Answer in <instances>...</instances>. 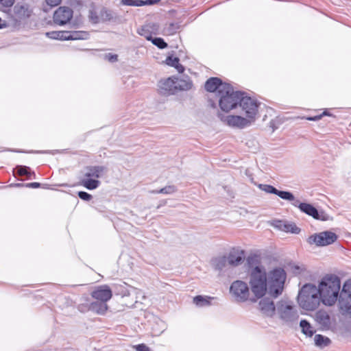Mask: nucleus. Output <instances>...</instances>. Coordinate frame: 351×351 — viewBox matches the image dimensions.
<instances>
[{"label": "nucleus", "instance_id": "9b49d317", "mask_svg": "<svg viewBox=\"0 0 351 351\" xmlns=\"http://www.w3.org/2000/svg\"><path fill=\"white\" fill-rule=\"evenodd\" d=\"M218 117L221 121L232 128L243 129L250 126L254 122L247 117L239 115H223L218 113Z\"/></svg>", "mask_w": 351, "mask_h": 351}, {"label": "nucleus", "instance_id": "f03ea898", "mask_svg": "<svg viewBox=\"0 0 351 351\" xmlns=\"http://www.w3.org/2000/svg\"><path fill=\"white\" fill-rule=\"evenodd\" d=\"M298 302L300 306L306 311L315 310L322 302L317 287L311 283L305 284L299 291Z\"/></svg>", "mask_w": 351, "mask_h": 351}, {"label": "nucleus", "instance_id": "f257e3e1", "mask_svg": "<svg viewBox=\"0 0 351 351\" xmlns=\"http://www.w3.org/2000/svg\"><path fill=\"white\" fill-rule=\"evenodd\" d=\"M317 287L325 306H333L338 300L341 313L351 315V279L343 283L341 291L340 278L335 274H326Z\"/></svg>", "mask_w": 351, "mask_h": 351}, {"label": "nucleus", "instance_id": "c03bdc74", "mask_svg": "<svg viewBox=\"0 0 351 351\" xmlns=\"http://www.w3.org/2000/svg\"><path fill=\"white\" fill-rule=\"evenodd\" d=\"M101 16L105 21H109L112 18L111 14L106 10H101Z\"/></svg>", "mask_w": 351, "mask_h": 351}, {"label": "nucleus", "instance_id": "5fc2aeb1", "mask_svg": "<svg viewBox=\"0 0 351 351\" xmlns=\"http://www.w3.org/2000/svg\"><path fill=\"white\" fill-rule=\"evenodd\" d=\"M14 186L16 187H22V186H25V184H24L23 183H17V184H15Z\"/></svg>", "mask_w": 351, "mask_h": 351}, {"label": "nucleus", "instance_id": "5701e85b", "mask_svg": "<svg viewBox=\"0 0 351 351\" xmlns=\"http://www.w3.org/2000/svg\"><path fill=\"white\" fill-rule=\"evenodd\" d=\"M86 171L84 176L87 178H100L106 171V167L104 166H90L86 169Z\"/></svg>", "mask_w": 351, "mask_h": 351}, {"label": "nucleus", "instance_id": "2eb2a0df", "mask_svg": "<svg viewBox=\"0 0 351 351\" xmlns=\"http://www.w3.org/2000/svg\"><path fill=\"white\" fill-rule=\"evenodd\" d=\"M230 84L223 82L221 79L217 77H212L208 79L205 83V89L210 93L217 91V97Z\"/></svg>", "mask_w": 351, "mask_h": 351}, {"label": "nucleus", "instance_id": "c85d7f7f", "mask_svg": "<svg viewBox=\"0 0 351 351\" xmlns=\"http://www.w3.org/2000/svg\"><path fill=\"white\" fill-rule=\"evenodd\" d=\"M180 27L178 23H170L166 25L163 29V34L167 36L174 35L178 32Z\"/></svg>", "mask_w": 351, "mask_h": 351}, {"label": "nucleus", "instance_id": "8fccbe9b", "mask_svg": "<svg viewBox=\"0 0 351 351\" xmlns=\"http://www.w3.org/2000/svg\"><path fill=\"white\" fill-rule=\"evenodd\" d=\"M40 186V184L39 182H31L25 184V187L27 188H33L36 189Z\"/></svg>", "mask_w": 351, "mask_h": 351}, {"label": "nucleus", "instance_id": "4468645a", "mask_svg": "<svg viewBox=\"0 0 351 351\" xmlns=\"http://www.w3.org/2000/svg\"><path fill=\"white\" fill-rule=\"evenodd\" d=\"M174 80V76L160 80L158 82V91L160 94L165 96L175 95L176 93V85Z\"/></svg>", "mask_w": 351, "mask_h": 351}, {"label": "nucleus", "instance_id": "f3484780", "mask_svg": "<svg viewBox=\"0 0 351 351\" xmlns=\"http://www.w3.org/2000/svg\"><path fill=\"white\" fill-rule=\"evenodd\" d=\"M258 306L260 311L264 316L272 317L276 313V306L274 301L269 298H262L258 303Z\"/></svg>", "mask_w": 351, "mask_h": 351}, {"label": "nucleus", "instance_id": "39448f33", "mask_svg": "<svg viewBox=\"0 0 351 351\" xmlns=\"http://www.w3.org/2000/svg\"><path fill=\"white\" fill-rule=\"evenodd\" d=\"M243 93L234 90L230 84L226 86V88L223 89V91L218 96L219 105L221 110L228 112L231 110L237 108Z\"/></svg>", "mask_w": 351, "mask_h": 351}, {"label": "nucleus", "instance_id": "ddd939ff", "mask_svg": "<svg viewBox=\"0 0 351 351\" xmlns=\"http://www.w3.org/2000/svg\"><path fill=\"white\" fill-rule=\"evenodd\" d=\"M91 297L95 300H99L107 304L112 297V291L107 285L96 287L90 293Z\"/></svg>", "mask_w": 351, "mask_h": 351}, {"label": "nucleus", "instance_id": "cd10ccee", "mask_svg": "<svg viewBox=\"0 0 351 351\" xmlns=\"http://www.w3.org/2000/svg\"><path fill=\"white\" fill-rule=\"evenodd\" d=\"M67 34L68 31H53L46 33L47 37L61 40H67Z\"/></svg>", "mask_w": 351, "mask_h": 351}, {"label": "nucleus", "instance_id": "9d476101", "mask_svg": "<svg viewBox=\"0 0 351 351\" xmlns=\"http://www.w3.org/2000/svg\"><path fill=\"white\" fill-rule=\"evenodd\" d=\"M337 239L338 237L335 232L326 230L311 235L308 238V242L317 246H327L334 243Z\"/></svg>", "mask_w": 351, "mask_h": 351}, {"label": "nucleus", "instance_id": "c756f323", "mask_svg": "<svg viewBox=\"0 0 351 351\" xmlns=\"http://www.w3.org/2000/svg\"><path fill=\"white\" fill-rule=\"evenodd\" d=\"M300 326L302 328V332L307 337H312L315 333V330H313V327L306 319L301 320L300 322Z\"/></svg>", "mask_w": 351, "mask_h": 351}, {"label": "nucleus", "instance_id": "f704fd0d", "mask_svg": "<svg viewBox=\"0 0 351 351\" xmlns=\"http://www.w3.org/2000/svg\"><path fill=\"white\" fill-rule=\"evenodd\" d=\"M259 263V256L256 254L250 255L247 258V263L252 269L256 267H260Z\"/></svg>", "mask_w": 351, "mask_h": 351}, {"label": "nucleus", "instance_id": "864d4df0", "mask_svg": "<svg viewBox=\"0 0 351 351\" xmlns=\"http://www.w3.org/2000/svg\"><path fill=\"white\" fill-rule=\"evenodd\" d=\"M7 23L5 21H2V19L0 18V29L6 27Z\"/></svg>", "mask_w": 351, "mask_h": 351}, {"label": "nucleus", "instance_id": "603ef678", "mask_svg": "<svg viewBox=\"0 0 351 351\" xmlns=\"http://www.w3.org/2000/svg\"><path fill=\"white\" fill-rule=\"evenodd\" d=\"M276 121L275 120H271L269 122V127L272 128V130L274 131L278 128V126L276 125Z\"/></svg>", "mask_w": 351, "mask_h": 351}, {"label": "nucleus", "instance_id": "423d86ee", "mask_svg": "<svg viewBox=\"0 0 351 351\" xmlns=\"http://www.w3.org/2000/svg\"><path fill=\"white\" fill-rule=\"evenodd\" d=\"M276 313L282 322L289 324L297 322L299 317L296 306L293 302L287 300H281L277 302Z\"/></svg>", "mask_w": 351, "mask_h": 351}, {"label": "nucleus", "instance_id": "a211bd4d", "mask_svg": "<svg viewBox=\"0 0 351 351\" xmlns=\"http://www.w3.org/2000/svg\"><path fill=\"white\" fill-rule=\"evenodd\" d=\"M272 226L278 230L285 232L298 234L300 232V229L295 223L284 220H274L272 222Z\"/></svg>", "mask_w": 351, "mask_h": 351}, {"label": "nucleus", "instance_id": "72a5a7b5", "mask_svg": "<svg viewBox=\"0 0 351 351\" xmlns=\"http://www.w3.org/2000/svg\"><path fill=\"white\" fill-rule=\"evenodd\" d=\"M314 340L315 345L319 347L326 346L330 342L328 337H325L322 335H316Z\"/></svg>", "mask_w": 351, "mask_h": 351}, {"label": "nucleus", "instance_id": "1a4fd4ad", "mask_svg": "<svg viewBox=\"0 0 351 351\" xmlns=\"http://www.w3.org/2000/svg\"><path fill=\"white\" fill-rule=\"evenodd\" d=\"M230 293L237 302H246L250 295L247 284L242 280H235L231 284Z\"/></svg>", "mask_w": 351, "mask_h": 351}, {"label": "nucleus", "instance_id": "b1692460", "mask_svg": "<svg viewBox=\"0 0 351 351\" xmlns=\"http://www.w3.org/2000/svg\"><path fill=\"white\" fill-rule=\"evenodd\" d=\"M90 311L98 315H104L108 308L106 303L99 300L90 302Z\"/></svg>", "mask_w": 351, "mask_h": 351}, {"label": "nucleus", "instance_id": "20e7f679", "mask_svg": "<svg viewBox=\"0 0 351 351\" xmlns=\"http://www.w3.org/2000/svg\"><path fill=\"white\" fill-rule=\"evenodd\" d=\"M286 278L285 271L280 267L275 268L267 274V283L270 296L276 298L282 294Z\"/></svg>", "mask_w": 351, "mask_h": 351}, {"label": "nucleus", "instance_id": "3c124183", "mask_svg": "<svg viewBox=\"0 0 351 351\" xmlns=\"http://www.w3.org/2000/svg\"><path fill=\"white\" fill-rule=\"evenodd\" d=\"M322 117H323V114H319V115H317V116H314V117H306V119L308 120V121H316L321 119Z\"/></svg>", "mask_w": 351, "mask_h": 351}, {"label": "nucleus", "instance_id": "79ce46f5", "mask_svg": "<svg viewBox=\"0 0 351 351\" xmlns=\"http://www.w3.org/2000/svg\"><path fill=\"white\" fill-rule=\"evenodd\" d=\"M14 0H0V4L5 8H10L13 5Z\"/></svg>", "mask_w": 351, "mask_h": 351}, {"label": "nucleus", "instance_id": "473e14b6", "mask_svg": "<svg viewBox=\"0 0 351 351\" xmlns=\"http://www.w3.org/2000/svg\"><path fill=\"white\" fill-rule=\"evenodd\" d=\"M227 262L226 257H218L213 260V265L215 269L221 271L226 267Z\"/></svg>", "mask_w": 351, "mask_h": 351}, {"label": "nucleus", "instance_id": "7ed1b4c3", "mask_svg": "<svg viewBox=\"0 0 351 351\" xmlns=\"http://www.w3.org/2000/svg\"><path fill=\"white\" fill-rule=\"evenodd\" d=\"M250 285L251 291L256 298L251 301L256 302V299L261 298L266 293H268L267 283V274L262 267H256L250 271Z\"/></svg>", "mask_w": 351, "mask_h": 351}, {"label": "nucleus", "instance_id": "dca6fc26", "mask_svg": "<svg viewBox=\"0 0 351 351\" xmlns=\"http://www.w3.org/2000/svg\"><path fill=\"white\" fill-rule=\"evenodd\" d=\"M32 10L30 8V5L27 3H16L13 9L14 16L15 17L16 21H23L29 17L32 14Z\"/></svg>", "mask_w": 351, "mask_h": 351}, {"label": "nucleus", "instance_id": "6ab92c4d", "mask_svg": "<svg viewBox=\"0 0 351 351\" xmlns=\"http://www.w3.org/2000/svg\"><path fill=\"white\" fill-rule=\"evenodd\" d=\"M149 25H145L144 27H143L139 31H138V34H141V36H143L145 37V38L147 40H150L153 45H156V47H158L159 49H165L166 47H167L168 45L167 43L164 40L163 38H152V36L149 34H148V33L147 32L149 31L148 28H149Z\"/></svg>", "mask_w": 351, "mask_h": 351}, {"label": "nucleus", "instance_id": "58836bf2", "mask_svg": "<svg viewBox=\"0 0 351 351\" xmlns=\"http://www.w3.org/2000/svg\"><path fill=\"white\" fill-rule=\"evenodd\" d=\"M140 1L141 0H121V3L129 6H141Z\"/></svg>", "mask_w": 351, "mask_h": 351}, {"label": "nucleus", "instance_id": "09e8293b", "mask_svg": "<svg viewBox=\"0 0 351 351\" xmlns=\"http://www.w3.org/2000/svg\"><path fill=\"white\" fill-rule=\"evenodd\" d=\"M45 1L47 3V5L51 7H54L59 5L61 3L62 0H45Z\"/></svg>", "mask_w": 351, "mask_h": 351}, {"label": "nucleus", "instance_id": "4be33fe9", "mask_svg": "<svg viewBox=\"0 0 351 351\" xmlns=\"http://www.w3.org/2000/svg\"><path fill=\"white\" fill-rule=\"evenodd\" d=\"M176 85V93L178 91H186L192 88L193 82L191 79L188 77L184 78H178L175 77Z\"/></svg>", "mask_w": 351, "mask_h": 351}, {"label": "nucleus", "instance_id": "6e6d98bb", "mask_svg": "<svg viewBox=\"0 0 351 351\" xmlns=\"http://www.w3.org/2000/svg\"><path fill=\"white\" fill-rule=\"evenodd\" d=\"M322 114H323V116L329 115V114L326 110Z\"/></svg>", "mask_w": 351, "mask_h": 351}, {"label": "nucleus", "instance_id": "a19ab883", "mask_svg": "<svg viewBox=\"0 0 351 351\" xmlns=\"http://www.w3.org/2000/svg\"><path fill=\"white\" fill-rule=\"evenodd\" d=\"M78 197L84 201H90L92 199V195L85 191H79Z\"/></svg>", "mask_w": 351, "mask_h": 351}, {"label": "nucleus", "instance_id": "6e6552de", "mask_svg": "<svg viewBox=\"0 0 351 351\" xmlns=\"http://www.w3.org/2000/svg\"><path fill=\"white\" fill-rule=\"evenodd\" d=\"M291 204L293 206L298 208L301 212L312 217L316 220L326 221L331 219L330 215L325 211L323 210H317L311 204L300 202L299 200L295 201Z\"/></svg>", "mask_w": 351, "mask_h": 351}, {"label": "nucleus", "instance_id": "e433bc0d", "mask_svg": "<svg viewBox=\"0 0 351 351\" xmlns=\"http://www.w3.org/2000/svg\"><path fill=\"white\" fill-rule=\"evenodd\" d=\"M211 298H205L202 295H197L193 298V302L199 306H203L210 304V302L208 299H210Z\"/></svg>", "mask_w": 351, "mask_h": 351}, {"label": "nucleus", "instance_id": "c9c22d12", "mask_svg": "<svg viewBox=\"0 0 351 351\" xmlns=\"http://www.w3.org/2000/svg\"><path fill=\"white\" fill-rule=\"evenodd\" d=\"M176 191V188L173 185L166 186L160 190L152 191V193L172 194Z\"/></svg>", "mask_w": 351, "mask_h": 351}, {"label": "nucleus", "instance_id": "f8f14e48", "mask_svg": "<svg viewBox=\"0 0 351 351\" xmlns=\"http://www.w3.org/2000/svg\"><path fill=\"white\" fill-rule=\"evenodd\" d=\"M73 15V11L71 8L66 6H60L53 13V23L59 26L65 25L71 21Z\"/></svg>", "mask_w": 351, "mask_h": 351}, {"label": "nucleus", "instance_id": "4c0bfd02", "mask_svg": "<svg viewBox=\"0 0 351 351\" xmlns=\"http://www.w3.org/2000/svg\"><path fill=\"white\" fill-rule=\"evenodd\" d=\"M258 188L267 193L274 194V195L276 194L277 191H278L277 189H276L274 186H273L272 185H270V184H260L258 185Z\"/></svg>", "mask_w": 351, "mask_h": 351}, {"label": "nucleus", "instance_id": "49530a36", "mask_svg": "<svg viewBox=\"0 0 351 351\" xmlns=\"http://www.w3.org/2000/svg\"><path fill=\"white\" fill-rule=\"evenodd\" d=\"M105 58L106 60L111 62H114L118 60V56L116 54L108 53L105 56Z\"/></svg>", "mask_w": 351, "mask_h": 351}, {"label": "nucleus", "instance_id": "bb28decb", "mask_svg": "<svg viewBox=\"0 0 351 351\" xmlns=\"http://www.w3.org/2000/svg\"><path fill=\"white\" fill-rule=\"evenodd\" d=\"M17 170V173L20 176H27L28 178H32V177L35 178L36 174L34 171H31L30 168L27 166L18 165L16 167Z\"/></svg>", "mask_w": 351, "mask_h": 351}, {"label": "nucleus", "instance_id": "a18cd8bd", "mask_svg": "<svg viewBox=\"0 0 351 351\" xmlns=\"http://www.w3.org/2000/svg\"><path fill=\"white\" fill-rule=\"evenodd\" d=\"M134 348L136 351H151L149 348L144 343L136 345Z\"/></svg>", "mask_w": 351, "mask_h": 351}, {"label": "nucleus", "instance_id": "7c9ffc66", "mask_svg": "<svg viewBox=\"0 0 351 351\" xmlns=\"http://www.w3.org/2000/svg\"><path fill=\"white\" fill-rule=\"evenodd\" d=\"M279 197H280L282 199L291 202L292 203L295 201H298V199H296L293 194L289 191H277V193L276 194Z\"/></svg>", "mask_w": 351, "mask_h": 351}, {"label": "nucleus", "instance_id": "ea45409f", "mask_svg": "<svg viewBox=\"0 0 351 351\" xmlns=\"http://www.w3.org/2000/svg\"><path fill=\"white\" fill-rule=\"evenodd\" d=\"M77 308L81 313L90 311V303L80 304Z\"/></svg>", "mask_w": 351, "mask_h": 351}, {"label": "nucleus", "instance_id": "de8ad7c7", "mask_svg": "<svg viewBox=\"0 0 351 351\" xmlns=\"http://www.w3.org/2000/svg\"><path fill=\"white\" fill-rule=\"evenodd\" d=\"M160 1V0H146V1L141 0V1H140V3H141V6H143V5H154V4L158 3Z\"/></svg>", "mask_w": 351, "mask_h": 351}, {"label": "nucleus", "instance_id": "37998d69", "mask_svg": "<svg viewBox=\"0 0 351 351\" xmlns=\"http://www.w3.org/2000/svg\"><path fill=\"white\" fill-rule=\"evenodd\" d=\"M89 17L93 23H97L99 22V17L95 11H93V10L90 11Z\"/></svg>", "mask_w": 351, "mask_h": 351}, {"label": "nucleus", "instance_id": "2f4dec72", "mask_svg": "<svg viewBox=\"0 0 351 351\" xmlns=\"http://www.w3.org/2000/svg\"><path fill=\"white\" fill-rule=\"evenodd\" d=\"M82 184L87 189L93 190L99 186L100 182L95 179H87L83 180L82 181Z\"/></svg>", "mask_w": 351, "mask_h": 351}, {"label": "nucleus", "instance_id": "0eeeda50", "mask_svg": "<svg viewBox=\"0 0 351 351\" xmlns=\"http://www.w3.org/2000/svg\"><path fill=\"white\" fill-rule=\"evenodd\" d=\"M260 104L261 103L256 99L247 96V94L243 92L239 106L241 108L243 114L245 115V117H248L250 120L254 122L257 117Z\"/></svg>", "mask_w": 351, "mask_h": 351}, {"label": "nucleus", "instance_id": "412c9836", "mask_svg": "<svg viewBox=\"0 0 351 351\" xmlns=\"http://www.w3.org/2000/svg\"><path fill=\"white\" fill-rule=\"evenodd\" d=\"M315 320L323 329H328L330 326V315L324 311H319L315 313Z\"/></svg>", "mask_w": 351, "mask_h": 351}, {"label": "nucleus", "instance_id": "aec40b11", "mask_svg": "<svg viewBox=\"0 0 351 351\" xmlns=\"http://www.w3.org/2000/svg\"><path fill=\"white\" fill-rule=\"evenodd\" d=\"M228 263L232 266H237L243 261L244 252L243 250H234L231 251L228 257L226 258Z\"/></svg>", "mask_w": 351, "mask_h": 351}, {"label": "nucleus", "instance_id": "393cba45", "mask_svg": "<svg viewBox=\"0 0 351 351\" xmlns=\"http://www.w3.org/2000/svg\"><path fill=\"white\" fill-rule=\"evenodd\" d=\"M67 40H86L89 38V34L85 31H68Z\"/></svg>", "mask_w": 351, "mask_h": 351}, {"label": "nucleus", "instance_id": "a878e982", "mask_svg": "<svg viewBox=\"0 0 351 351\" xmlns=\"http://www.w3.org/2000/svg\"><path fill=\"white\" fill-rule=\"evenodd\" d=\"M179 62L180 59L178 58L172 56H167L165 60L167 65L176 68L178 73H182L184 71V67Z\"/></svg>", "mask_w": 351, "mask_h": 351}]
</instances>
